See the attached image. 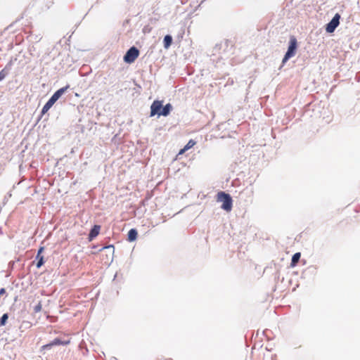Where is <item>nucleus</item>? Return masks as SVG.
Listing matches in <instances>:
<instances>
[{
    "mask_svg": "<svg viewBox=\"0 0 360 360\" xmlns=\"http://www.w3.org/2000/svg\"><path fill=\"white\" fill-rule=\"evenodd\" d=\"M139 51L134 46L130 48L124 56V60L127 63H132L138 58Z\"/></svg>",
    "mask_w": 360,
    "mask_h": 360,
    "instance_id": "obj_5",
    "label": "nucleus"
},
{
    "mask_svg": "<svg viewBox=\"0 0 360 360\" xmlns=\"http://www.w3.org/2000/svg\"><path fill=\"white\" fill-rule=\"evenodd\" d=\"M340 18V15L336 13L330 22L327 24L326 30L328 33H332L335 31V28L339 25Z\"/></svg>",
    "mask_w": 360,
    "mask_h": 360,
    "instance_id": "obj_6",
    "label": "nucleus"
},
{
    "mask_svg": "<svg viewBox=\"0 0 360 360\" xmlns=\"http://www.w3.org/2000/svg\"><path fill=\"white\" fill-rule=\"evenodd\" d=\"M101 226L99 225H94V227L91 229L89 234V238L90 240H91L93 238H96L99 232H100Z\"/></svg>",
    "mask_w": 360,
    "mask_h": 360,
    "instance_id": "obj_8",
    "label": "nucleus"
},
{
    "mask_svg": "<svg viewBox=\"0 0 360 360\" xmlns=\"http://www.w3.org/2000/svg\"><path fill=\"white\" fill-rule=\"evenodd\" d=\"M297 47V41L294 36H291L289 41V46L288 51L283 59V63H285L289 58L295 55Z\"/></svg>",
    "mask_w": 360,
    "mask_h": 360,
    "instance_id": "obj_4",
    "label": "nucleus"
},
{
    "mask_svg": "<svg viewBox=\"0 0 360 360\" xmlns=\"http://www.w3.org/2000/svg\"><path fill=\"white\" fill-rule=\"evenodd\" d=\"M70 343V339L61 340L59 338H55L52 342L49 344L44 345L41 347V350L49 349L55 345H68Z\"/></svg>",
    "mask_w": 360,
    "mask_h": 360,
    "instance_id": "obj_7",
    "label": "nucleus"
},
{
    "mask_svg": "<svg viewBox=\"0 0 360 360\" xmlns=\"http://www.w3.org/2000/svg\"><path fill=\"white\" fill-rule=\"evenodd\" d=\"M137 235H138L137 231L134 229H131L128 232V235H127L128 240L130 242L134 241L137 238Z\"/></svg>",
    "mask_w": 360,
    "mask_h": 360,
    "instance_id": "obj_9",
    "label": "nucleus"
},
{
    "mask_svg": "<svg viewBox=\"0 0 360 360\" xmlns=\"http://www.w3.org/2000/svg\"><path fill=\"white\" fill-rule=\"evenodd\" d=\"M217 200L222 202L221 208L226 212H230L232 210L233 200L229 194L220 191L217 195Z\"/></svg>",
    "mask_w": 360,
    "mask_h": 360,
    "instance_id": "obj_2",
    "label": "nucleus"
},
{
    "mask_svg": "<svg viewBox=\"0 0 360 360\" xmlns=\"http://www.w3.org/2000/svg\"><path fill=\"white\" fill-rule=\"evenodd\" d=\"M43 250H44V248L41 247L39 248V250H38L37 258H39V257H41L40 255Z\"/></svg>",
    "mask_w": 360,
    "mask_h": 360,
    "instance_id": "obj_18",
    "label": "nucleus"
},
{
    "mask_svg": "<svg viewBox=\"0 0 360 360\" xmlns=\"http://www.w3.org/2000/svg\"><path fill=\"white\" fill-rule=\"evenodd\" d=\"M68 86L60 88L58 91H56L53 96L49 98V100L46 102V103L44 105L41 113L44 115L53 106V105L59 99V98L65 93V91L68 89Z\"/></svg>",
    "mask_w": 360,
    "mask_h": 360,
    "instance_id": "obj_3",
    "label": "nucleus"
},
{
    "mask_svg": "<svg viewBox=\"0 0 360 360\" xmlns=\"http://www.w3.org/2000/svg\"><path fill=\"white\" fill-rule=\"evenodd\" d=\"M300 257H301L300 252H297L293 255L292 259H291V262H290V266L292 267H295L297 264V263L300 259Z\"/></svg>",
    "mask_w": 360,
    "mask_h": 360,
    "instance_id": "obj_10",
    "label": "nucleus"
},
{
    "mask_svg": "<svg viewBox=\"0 0 360 360\" xmlns=\"http://www.w3.org/2000/svg\"><path fill=\"white\" fill-rule=\"evenodd\" d=\"M163 42H164V47L165 49H168L172 44V37L170 35H166L164 37Z\"/></svg>",
    "mask_w": 360,
    "mask_h": 360,
    "instance_id": "obj_11",
    "label": "nucleus"
},
{
    "mask_svg": "<svg viewBox=\"0 0 360 360\" xmlns=\"http://www.w3.org/2000/svg\"><path fill=\"white\" fill-rule=\"evenodd\" d=\"M188 150L186 149L185 147H184L182 149H181L179 152V155H182L184 154L186 151H187Z\"/></svg>",
    "mask_w": 360,
    "mask_h": 360,
    "instance_id": "obj_17",
    "label": "nucleus"
},
{
    "mask_svg": "<svg viewBox=\"0 0 360 360\" xmlns=\"http://www.w3.org/2000/svg\"><path fill=\"white\" fill-rule=\"evenodd\" d=\"M9 70L7 68V67L4 68L0 71V82L4 80L6 77L8 75Z\"/></svg>",
    "mask_w": 360,
    "mask_h": 360,
    "instance_id": "obj_12",
    "label": "nucleus"
},
{
    "mask_svg": "<svg viewBox=\"0 0 360 360\" xmlns=\"http://www.w3.org/2000/svg\"><path fill=\"white\" fill-rule=\"evenodd\" d=\"M42 309V304L41 303V302H39L34 308V311L35 313H38L39 311H41Z\"/></svg>",
    "mask_w": 360,
    "mask_h": 360,
    "instance_id": "obj_15",
    "label": "nucleus"
},
{
    "mask_svg": "<svg viewBox=\"0 0 360 360\" xmlns=\"http://www.w3.org/2000/svg\"><path fill=\"white\" fill-rule=\"evenodd\" d=\"M172 109V106L170 103H167L163 106L162 101H154L150 105V116L153 117L155 115L158 116H167Z\"/></svg>",
    "mask_w": 360,
    "mask_h": 360,
    "instance_id": "obj_1",
    "label": "nucleus"
},
{
    "mask_svg": "<svg viewBox=\"0 0 360 360\" xmlns=\"http://www.w3.org/2000/svg\"><path fill=\"white\" fill-rule=\"evenodd\" d=\"M5 292H6L5 289H4V288H1V289L0 290V295H2V294H4V293H5Z\"/></svg>",
    "mask_w": 360,
    "mask_h": 360,
    "instance_id": "obj_19",
    "label": "nucleus"
},
{
    "mask_svg": "<svg viewBox=\"0 0 360 360\" xmlns=\"http://www.w3.org/2000/svg\"><path fill=\"white\" fill-rule=\"evenodd\" d=\"M195 143H196L195 141L191 139L184 147L186 148V149L188 150L193 147L195 145Z\"/></svg>",
    "mask_w": 360,
    "mask_h": 360,
    "instance_id": "obj_14",
    "label": "nucleus"
},
{
    "mask_svg": "<svg viewBox=\"0 0 360 360\" xmlns=\"http://www.w3.org/2000/svg\"><path fill=\"white\" fill-rule=\"evenodd\" d=\"M8 319V316L7 314H3L1 318L0 319V326H4Z\"/></svg>",
    "mask_w": 360,
    "mask_h": 360,
    "instance_id": "obj_13",
    "label": "nucleus"
},
{
    "mask_svg": "<svg viewBox=\"0 0 360 360\" xmlns=\"http://www.w3.org/2000/svg\"><path fill=\"white\" fill-rule=\"evenodd\" d=\"M38 259H39V260H38V262H37V263L36 266H37V268H39V267H41V266L43 265V264H44V258H43V257H42V256H41V257H39Z\"/></svg>",
    "mask_w": 360,
    "mask_h": 360,
    "instance_id": "obj_16",
    "label": "nucleus"
}]
</instances>
